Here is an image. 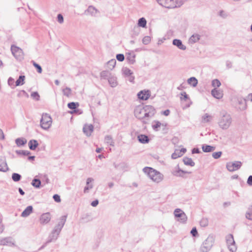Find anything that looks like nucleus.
Here are the masks:
<instances>
[{
  "label": "nucleus",
  "mask_w": 252,
  "mask_h": 252,
  "mask_svg": "<svg viewBox=\"0 0 252 252\" xmlns=\"http://www.w3.org/2000/svg\"><path fill=\"white\" fill-rule=\"evenodd\" d=\"M200 38V36L197 34H193L189 39V42L193 44L197 42Z\"/></svg>",
  "instance_id": "32"
},
{
  "label": "nucleus",
  "mask_w": 252,
  "mask_h": 252,
  "mask_svg": "<svg viewBox=\"0 0 252 252\" xmlns=\"http://www.w3.org/2000/svg\"><path fill=\"white\" fill-rule=\"evenodd\" d=\"M51 220V216L49 213L43 214L40 217V222L41 224H47Z\"/></svg>",
  "instance_id": "15"
},
{
  "label": "nucleus",
  "mask_w": 252,
  "mask_h": 252,
  "mask_svg": "<svg viewBox=\"0 0 252 252\" xmlns=\"http://www.w3.org/2000/svg\"><path fill=\"white\" fill-rule=\"evenodd\" d=\"M31 96L37 100H39L40 97L38 93L36 92L32 93L31 94Z\"/></svg>",
  "instance_id": "56"
},
{
  "label": "nucleus",
  "mask_w": 252,
  "mask_h": 252,
  "mask_svg": "<svg viewBox=\"0 0 252 252\" xmlns=\"http://www.w3.org/2000/svg\"><path fill=\"white\" fill-rule=\"evenodd\" d=\"M161 125V123L159 121H155L153 123L152 127L155 130H158V128L160 127Z\"/></svg>",
  "instance_id": "45"
},
{
  "label": "nucleus",
  "mask_w": 252,
  "mask_h": 252,
  "mask_svg": "<svg viewBox=\"0 0 252 252\" xmlns=\"http://www.w3.org/2000/svg\"><path fill=\"white\" fill-rule=\"evenodd\" d=\"M32 185L36 188H39L41 185V181L37 179H34L32 182Z\"/></svg>",
  "instance_id": "43"
},
{
  "label": "nucleus",
  "mask_w": 252,
  "mask_h": 252,
  "mask_svg": "<svg viewBox=\"0 0 252 252\" xmlns=\"http://www.w3.org/2000/svg\"><path fill=\"white\" fill-rule=\"evenodd\" d=\"M219 15L222 17V18L224 19L228 17V14L227 12H225L224 10H220L219 13Z\"/></svg>",
  "instance_id": "52"
},
{
  "label": "nucleus",
  "mask_w": 252,
  "mask_h": 252,
  "mask_svg": "<svg viewBox=\"0 0 252 252\" xmlns=\"http://www.w3.org/2000/svg\"><path fill=\"white\" fill-rule=\"evenodd\" d=\"M246 99V101L250 100L252 102V93L249 94Z\"/></svg>",
  "instance_id": "64"
},
{
  "label": "nucleus",
  "mask_w": 252,
  "mask_h": 252,
  "mask_svg": "<svg viewBox=\"0 0 252 252\" xmlns=\"http://www.w3.org/2000/svg\"><path fill=\"white\" fill-rule=\"evenodd\" d=\"M200 225L203 227H206L208 225V220L206 218H203L200 221Z\"/></svg>",
  "instance_id": "50"
},
{
  "label": "nucleus",
  "mask_w": 252,
  "mask_h": 252,
  "mask_svg": "<svg viewBox=\"0 0 252 252\" xmlns=\"http://www.w3.org/2000/svg\"><path fill=\"white\" fill-rule=\"evenodd\" d=\"M52 124V119L50 115L47 113H43L40 121L41 127L44 130H48L51 126Z\"/></svg>",
  "instance_id": "7"
},
{
  "label": "nucleus",
  "mask_w": 252,
  "mask_h": 252,
  "mask_svg": "<svg viewBox=\"0 0 252 252\" xmlns=\"http://www.w3.org/2000/svg\"><path fill=\"white\" fill-rule=\"evenodd\" d=\"M116 58L119 61L122 62L125 60V56L122 54H119L116 55Z\"/></svg>",
  "instance_id": "54"
},
{
  "label": "nucleus",
  "mask_w": 252,
  "mask_h": 252,
  "mask_svg": "<svg viewBox=\"0 0 252 252\" xmlns=\"http://www.w3.org/2000/svg\"><path fill=\"white\" fill-rule=\"evenodd\" d=\"M14 79L12 77H9L8 79V84L9 86L13 88L15 86L14 85Z\"/></svg>",
  "instance_id": "55"
},
{
  "label": "nucleus",
  "mask_w": 252,
  "mask_h": 252,
  "mask_svg": "<svg viewBox=\"0 0 252 252\" xmlns=\"http://www.w3.org/2000/svg\"><path fill=\"white\" fill-rule=\"evenodd\" d=\"M94 179L92 178H88L86 181V186L84 188V192L85 193L89 192V190L93 188L92 182Z\"/></svg>",
  "instance_id": "18"
},
{
  "label": "nucleus",
  "mask_w": 252,
  "mask_h": 252,
  "mask_svg": "<svg viewBox=\"0 0 252 252\" xmlns=\"http://www.w3.org/2000/svg\"><path fill=\"white\" fill-rule=\"evenodd\" d=\"M184 173L190 174L191 172L180 169L179 167L173 172V174L177 177H183Z\"/></svg>",
  "instance_id": "21"
},
{
  "label": "nucleus",
  "mask_w": 252,
  "mask_h": 252,
  "mask_svg": "<svg viewBox=\"0 0 252 252\" xmlns=\"http://www.w3.org/2000/svg\"><path fill=\"white\" fill-rule=\"evenodd\" d=\"M245 217L247 219L252 220V206H250L248 208L246 212Z\"/></svg>",
  "instance_id": "36"
},
{
  "label": "nucleus",
  "mask_w": 252,
  "mask_h": 252,
  "mask_svg": "<svg viewBox=\"0 0 252 252\" xmlns=\"http://www.w3.org/2000/svg\"><path fill=\"white\" fill-rule=\"evenodd\" d=\"M181 94L182 96H183V97H181V99L182 100L184 99L185 100H186L189 98L188 95L186 92H182L181 93Z\"/></svg>",
  "instance_id": "60"
},
{
  "label": "nucleus",
  "mask_w": 252,
  "mask_h": 252,
  "mask_svg": "<svg viewBox=\"0 0 252 252\" xmlns=\"http://www.w3.org/2000/svg\"><path fill=\"white\" fill-rule=\"evenodd\" d=\"M188 83L190 85L194 87L197 86L198 81L196 78L192 77L188 79Z\"/></svg>",
  "instance_id": "37"
},
{
  "label": "nucleus",
  "mask_w": 252,
  "mask_h": 252,
  "mask_svg": "<svg viewBox=\"0 0 252 252\" xmlns=\"http://www.w3.org/2000/svg\"><path fill=\"white\" fill-rule=\"evenodd\" d=\"M158 3L167 8H174L183 4V0H156Z\"/></svg>",
  "instance_id": "5"
},
{
  "label": "nucleus",
  "mask_w": 252,
  "mask_h": 252,
  "mask_svg": "<svg viewBox=\"0 0 252 252\" xmlns=\"http://www.w3.org/2000/svg\"><path fill=\"white\" fill-rule=\"evenodd\" d=\"M213 116L207 113L204 114L201 117V122L202 123H209L213 120Z\"/></svg>",
  "instance_id": "24"
},
{
  "label": "nucleus",
  "mask_w": 252,
  "mask_h": 252,
  "mask_svg": "<svg viewBox=\"0 0 252 252\" xmlns=\"http://www.w3.org/2000/svg\"><path fill=\"white\" fill-rule=\"evenodd\" d=\"M221 83L218 79H214L212 81V85L214 87H219Z\"/></svg>",
  "instance_id": "49"
},
{
  "label": "nucleus",
  "mask_w": 252,
  "mask_h": 252,
  "mask_svg": "<svg viewBox=\"0 0 252 252\" xmlns=\"http://www.w3.org/2000/svg\"><path fill=\"white\" fill-rule=\"evenodd\" d=\"M156 113V109L151 105H139L136 107L134 111V116L144 124H147Z\"/></svg>",
  "instance_id": "1"
},
{
  "label": "nucleus",
  "mask_w": 252,
  "mask_h": 252,
  "mask_svg": "<svg viewBox=\"0 0 252 252\" xmlns=\"http://www.w3.org/2000/svg\"><path fill=\"white\" fill-rule=\"evenodd\" d=\"M21 176L18 174L14 173L12 175V179L14 182H18L21 180Z\"/></svg>",
  "instance_id": "44"
},
{
  "label": "nucleus",
  "mask_w": 252,
  "mask_h": 252,
  "mask_svg": "<svg viewBox=\"0 0 252 252\" xmlns=\"http://www.w3.org/2000/svg\"><path fill=\"white\" fill-rule=\"evenodd\" d=\"M151 95V92L149 90H142L137 94L138 98L141 100H146Z\"/></svg>",
  "instance_id": "12"
},
{
  "label": "nucleus",
  "mask_w": 252,
  "mask_h": 252,
  "mask_svg": "<svg viewBox=\"0 0 252 252\" xmlns=\"http://www.w3.org/2000/svg\"><path fill=\"white\" fill-rule=\"evenodd\" d=\"M16 153L19 155L28 156L30 154V152L26 150H17Z\"/></svg>",
  "instance_id": "46"
},
{
  "label": "nucleus",
  "mask_w": 252,
  "mask_h": 252,
  "mask_svg": "<svg viewBox=\"0 0 252 252\" xmlns=\"http://www.w3.org/2000/svg\"><path fill=\"white\" fill-rule=\"evenodd\" d=\"M32 65L37 69V71L39 73H41L42 71V68L40 65L36 63L34 61H32Z\"/></svg>",
  "instance_id": "47"
},
{
  "label": "nucleus",
  "mask_w": 252,
  "mask_h": 252,
  "mask_svg": "<svg viewBox=\"0 0 252 252\" xmlns=\"http://www.w3.org/2000/svg\"><path fill=\"white\" fill-rule=\"evenodd\" d=\"M27 140L25 138H18L15 140V143L18 147L24 146L27 143Z\"/></svg>",
  "instance_id": "28"
},
{
  "label": "nucleus",
  "mask_w": 252,
  "mask_h": 252,
  "mask_svg": "<svg viewBox=\"0 0 252 252\" xmlns=\"http://www.w3.org/2000/svg\"><path fill=\"white\" fill-rule=\"evenodd\" d=\"M202 148L203 151L205 153L211 152L215 150V147L206 144L202 145Z\"/></svg>",
  "instance_id": "29"
},
{
  "label": "nucleus",
  "mask_w": 252,
  "mask_h": 252,
  "mask_svg": "<svg viewBox=\"0 0 252 252\" xmlns=\"http://www.w3.org/2000/svg\"><path fill=\"white\" fill-rule=\"evenodd\" d=\"M221 154H222V152H220V151L217 152H215V153H213L212 157L215 159H218L219 158H220V156H221Z\"/></svg>",
  "instance_id": "53"
},
{
  "label": "nucleus",
  "mask_w": 252,
  "mask_h": 252,
  "mask_svg": "<svg viewBox=\"0 0 252 252\" xmlns=\"http://www.w3.org/2000/svg\"><path fill=\"white\" fill-rule=\"evenodd\" d=\"M32 210L33 208L32 206H28L22 213L21 217L24 218L28 217L32 212Z\"/></svg>",
  "instance_id": "22"
},
{
  "label": "nucleus",
  "mask_w": 252,
  "mask_h": 252,
  "mask_svg": "<svg viewBox=\"0 0 252 252\" xmlns=\"http://www.w3.org/2000/svg\"><path fill=\"white\" fill-rule=\"evenodd\" d=\"M8 169L7 163L5 161L0 162V171L2 172H6Z\"/></svg>",
  "instance_id": "40"
},
{
  "label": "nucleus",
  "mask_w": 252,
  "mask_h": 252,
  "mask_svg": "<svg viewBox=\"0 0 252 252\" xmlns=\"http://www.w3.org/2000/svg\"><path fill=\"white\" fill-rule=\"evenodd\" d=\"M174 214L175 217L180 218L178 221L182 223L186 222L188 217L186 214L180 209H176L174 210Z\"/></svg>",
  "instance_id": "11"
},
{
  "label": "nucleus",
  "mask_w": 252,
  "mask_h": 252,
  "mask_svg": "<svg viewBox=\"0 0 252 252\" xmlns=\"http://www.w3.org/2000/svg\"><path fill=\"white\" fill-rule=\"evenodd\" d=\"M190 233L193 236L195 237L197 235V231L196 228L195 227L191 229Z\"/></svg>",
  "instance_id": "59"
},
{
  "label": "nucleus",
  "mask_w": 252,
  "mask_h": 252,
  "mask_svg": "<svg viewBox=\"0 0 252 252\" xmlns=\"http://www.w3.org/2000/svg\"><path fill=\"white\" fill-rule=\"evenodd\" d=\"M84 133L87 136H89L91 135L92 132L94 130V126L92 125H85L83 129Z\"/></svg>",
  "instance_id": "19"
},
{
  "label": "nucleus",
  "mask_w": 252,
  "mask_h": 252,
  "mask_svg": "<svg viewBox=\"0 0 252 252\" xmlns=\"http://www.w3.org/2000/svg\"><path fill=\"white\" fill-rule=\"evenodd\" d=\"M28 145L31 150H34L38 146V143L36 140H31L29 142Z\"/></svg>",
  "instance_id": "27"
},
{
  "label": "nucleus",
  "mask_w": 252,
  "mask_h": 252,
  "mask_svg": "<svg viewBox=\"0 0 252 252\" xmlns=\"http://www.w3.org/2000/svg\"><path fill=\"white\" fill-rule=\"evenodd\" d=\"M78 106H79L78 103H77V102L75 103L74 102H71L68 103L67 104L68 107L70 109H75Z\"/></svg>",
  "instance_id": "48"
},
{
  "label": "nucleus",
  "mask_w": 252,
  "mask_h": 252,
  "mask_svg": "<svg viewBox=\"0 0 252 252\" xmlns=\"http://www.w3.org/2000/svg\"><path fill=\"white\" fill-rule=\"evenodd\" d=\"M0 245L14 246L13 239L11 237L0 238Z\"/></svg>",
  "instance_id": "14"
},
{
  "label": "nucleus",
  "mask_w": 252,
  "mask_h": 252,
  "mask_svg": "<svg viewBox=\"0 0 252 252\" xmlns=\"http://www.w3.org/2000/svg\"><path fill=\"white\" fill-rule=\"evenodd\" d=\"M147 21L145 18L142 17L140 18L138 21V25L139 27L145 28L146 26Z\"/></svg>",
  "instance_id": "39"
},
{
  "label": "nucleus",
  "mask_w": 252,
  "mask_h": 252,
  "mask_svg": "<svg viewBox=\"0 0 252 252\" xmlns=\"http://www.w3.org/2000/svg\"><path fill=\"white\" fill-rule=\"evenodd\" d=\"M63 95L67 97H70L72 94L71 89L69 87H66L63 89Z\"/></svg>",
  "instance_id": "38"
},
{
  "label": "nucleus",
  "mask_w": 252,
  "mask_h": 252,
  "mask_svg": "<svg viewBox=\"0 0 252 252\" xmlns=\"http://www.w3.org/2000/svg\"><path fill=\"white\" fill-rule=\"evenodd\" d=\"M135 56L133 54L129 53L126 55V59L130 64H133L135 63Z\"/></svg>",
  "instance_id": "33"
},
{
  "label": "nucleus",
  "mask_w": 252,
  "mask_h": 252,
  "mask_svg": "<svg viewBox=\"0 0 252 252\" xmlns=\"http://www.w3.org/2000/svg\"><path fill=\"white\" fill-rule=\"evenodd\" d=\"M98 12V10L92 5L89 6L87 9L85 11V14L86 15H91L94 17L96 16Z\"/></svg>",
  "instance_id": "13"
},
{
  "label": "nucleus",
  "mask_w": 252,
  "mask_h": 252,
  "mask_svg": "<svg viewBox=\"0 0 252 252\" xmlns=\"http://www.w3.org/2000/svg\"><path fill=\"white\" fill-rule=\"evenodd\" d=\"M181 156H182V155L181 152L179 149H176L174 153L172 154L171 158L173 159H176L178 158L181 157Z\"/></svg>",
  "instance_id": "41"
},
{
  "label": "nucleus",
  "mask_w": 252,
  "mask_h": 252,
  "mask_svg": "<svg viewBox=\"0 0 252 252\" xmlns=\"http://www.w3.org/2000/svg\"><path fill=\"white\" fill-rule=\"evenodd\" d=\"M151 40L150 36H145L142 39V43L145 45H147L150 42Z\"/></svg>",
  "instance_id": "51"
},
{
  "label": "nucleus",
  "mask_w": 252,
  "mask_h": 252,
  "mask_svg": "<svg viewBox=\"0 0 252 252\" xmlns=\"http://www.w3.org/2000/svg\"><path fill=\"white\" fill-rule=\"evenodd\" d=\"M111 76L110 72L108 71L104 70L100 72V79H107Z\"/></svg>",
  "instance_id": "30"
},
{
  "label": "nucleus",
  "mask_w": 252,
  "mask_h": 252,
  "mask_svg": "<svg viewBox=\"0 0 252 252\" xmlns=\"http://www.w3.org/2000/svg\"><path fill=\"white\" fill-rule=\"evenodd\" d=\"M108 81L109 84L112 88L116 87L118 85L117 79L116 77L114 76L111 75L110 77H109Z\"/></svg>",
  "instance_id": "25"
},
{
  "label": "nucleus",
  "mask_w": 252,
  "mask_h": 252,
  "mask_svg": "<svg viewBox=\"0 0 252 252\" xmlns=\"http://www.w3.org/2000/svg\"><path fill=\"white\" fill-rule=\"evenodd\" d=\"M238 105L236 107L240 110H243L246 108V99L243 98H238L237 99Z\"/></svg>",
  "instance_id": "16"
},
{
  "label": "nucleus",
  "mask_w": 252,
  "mask_h": 252,
  "mask_svg": "<svg viewBox=\"0 0 252 252\" xmlns=\"http://www.w3.org/2000/svg\"><path fill=\"white\" fill-rule=\"evenodd\" d=\"M212 95L217 99H220L223 96L222 91L220 90H218L216 88H214L211 91Z\"/></svg>",
  "instance_id": "20"
},
{
  "label": "nucleus",
  "mask_w": 252,
  "mask_h": 252,
  "mask_svg": "<svg viewBox=\"0 0 252 252\" xmlns=\"http://www.w3.org/2000/svg\"><path fill=\"white\" fill-rule=\"evenodd\" d=\"M227 247L231 252H236L237 249L233 236L232 234L227 235L226 237Z\"/></svg>",
  "instance_id": "8"
},
{
  "label": "nucleus",
  "mask_w": 252,
  "mask_h": 252,
  "mask_svg": "<svg viewBox=\"0 0 252 252\" xmlns=\"http://www.w3.org/2000/svg\"><path fill=\"white\" fill-rule=\"evenodd\" d=\"M104 142L108 145L114 146V142L111 135H107L105 136Z\"/></svg>",
  "instance_id": "26"
},
{
  "label": "nucleus",
  "mask_w": 252,
  "mask_h": 252,
  "mask_svg": "<svg viewBox=\"0 0 252 252\" xmlns=\"http://www.w3.org/2000/svg\"><path fill=\"white\" fill-rule=\"evenodd\" d=\"M183 162H184V164L186 165L194 166L195 165V163L193 161L192 159L191 158H189L188 157L184 158Z\"/></svg>",
  "instance_id": "31"
},
{
  "label": "nucleus",
  "mask_w": 252,
  "mask_h": 252,
  "mask_svg": "<svg viewBox=\"0 0 252 252\" xmlns=\"http://www.w3.org/2000/svg\"><path fill=\"white\" fill-rule=\"evenodd\" d=\"M66 219V216H63L60 218L58 224L55 226L54 228L50 234L46 243L55 241L58 239V236L65 224Z\"/></svg>",
  "instance_id": "2"
},
{
  "label": "nucleus",
  "mask_w": 252,
  "mask_h": 252,
  "mask_svg": "<svg viewBox=\"0 0 252 252\" xmlns=\"http://www.w3.org/2000/svg\"><path fill=\"white\" fill-rule=\"evenodd\" d=\"M242 165V163L240 161L228 162L226 164V168L229 171L234 172L239 169Z\"/></svg>",
  "instance_id": "9"
},
{
  "label": "nucleus",
  "mask_w": 252,
  "mask_h": 252,
  "mask_svg": "<svg viewBox=\"0 0 252 252\" xmlns=\"http://www.w3.org/2000/svg\"><path fill=\"white\" fill-rule=\"evenodd\" d=\"M137 139L139 142L142 144L148 143L150 140L148 136L144 134H140L138 135Z\"/></svg>",
  "instance_id": "23"
},
{
  "label": "nucleus",
  "mask_w": 252,
  "mask_h": 252,
  "mask_svg": "<svg viewBox=\"0 0 252 252\" xmlns=\"http://www.w3.org/2000/svg\"><path fill=\"white\" fill-rule=\"evenodd\" d=\"M172 44L173 45L176 46L178 49L180 50L184 51L187 49L186 46L183 44L182 41L180 39H173Z\"/></svg>",
  "instance_id": "17"
},
{
  "label": "nucleus",
  "mask_w": 252,
  "mask_h": 252,
  "mask_svg": "<svg viewBox=\"0 0 252 252\" xmlns=\"http://www.w3.org/2000/svg\"><path fill=\"white\" fill-rule=\"evenodd\" d=\"M247 184L249 185L252 186V176L251 175L248 177V180H247Z\"/></svg>",
  "instance_id": "62"
},
{
  "label": "nucleus",
  "mask_w": 252,
  "mask_h": 252,
  "mask_svg": "<svg viewBox=\"0 0 252 252\" xmlns=\"http://www.w3.org/2000/svg\"><path fill=\"white\" fill-rule=\"evenodd\" d=\"M143 171L148 175L151 180L155 183H160L163 179V174L152 167H144L143 169Z\"/></svg>",
  "instance_id": "4"
},
{
  "label": "nucleus",
  "mask_w": 252,
  "mask_h": 252,
  "mask_svg": "<svg viewBox=\"0 0 252 252\" xmlns=\"http://www.w3.org/2000/svg\"><path fill=\"white\" fill-rule=\"evenodd\" d=\"M122 71L123 74L126 77H128L132 74V72L131 71V70L127 67H124L122 69Z\"/></svg>",
  "instance_id": "42"
},
{
  "label": "nucleus",
  "mask_w": 252,
  "mask_h": 252,
  "mask_svg": "<svg viewBox=\"0 0 252 252\" xmlns=\"http://www.w3.org/2000/svg\"><path fill=\"white\" fill-rule=\"evenodd\" d=\"M58 21L59 23L62 24L63 22V17L61 14H59L57 16Z\"/></svg>",
  "instance_id": "57"
},
{
  "label": "nucleus",
  "mask_w": 252,
  "mask_h": 252,
  "mask_svg": "<svg viewBox=\"0 0 252 252\" xmlns=\"http://www.w3.org/2000/svg\"><path fill=\"white\" fill-rule=\"evenodd\" d=\"M215 242V238L213 235H209L202 243L199 252H208L212 248Z\"/></svg>",
  "instance_id": "6"
},
{
  "label": "nucleus",
  "mask_w": 252,
  "mask_h": 252,
  "mask_svg": "<svg viewBox=\"0 0 252 252\" xmlns=\"http://www.w3.org/2000/svg\"><path fill=\"white\" fill-rule=\"evenodd\" d=\"M98 201L97 200H95L91 203V205L93 207H95L98 205Z\"/></svg>",
  "instance_id": "63"
},
{
  "label": "nucleus",
  "mask_w": 252,
  "mask_h": 252,
  "mask_svg": "<svg viewBox=\"0 0 252 252\" xmlns=\"http://www.w3.org/2000/svg\"><path fill=\"white\" fill-rule=\"evenodd\" d=\"M232 122V118L230 114L224 111L220 113L218 124L221 129L223 130L228 129Z\"/></svg>",
  "instance_id": "3"
},
{
  "label": "nucleus",
  "mask_w": 252,
  "mask_h": 252,
  "mask_svg": "<svg viewBox=\"0 0 252 252\" xmlns=\"http://www.w3.org/2000/svg\"><path fill=\"white\" fill-rule=\"evenodd\" d=\"M226 66L227 68H231L232 67V63L231 62L229 61H227L226 62Z\"/></svg>",
  "instance_id": "61"
},
{
  "label": "nucleus",
  "mask_w": 252,
  "mask_h": 252,
  "mask_svg": "<svg viewBox=\"0 0 252 252\" xmlns=\"http://www.w3.org/2000/svg\"><path fill=\"white\" fill-rule=\"evenodd\" d=\"M25 76L24 75H21L19 78L16 80L15 82V86H19L23 85L25 83Z\"/></svg>",
  "instance_id": "35"
},
{
  "label": "nucleus",
  "mask_w": 252,
  "mask_h": 252,
  "mask_svg": "<svg viewBox=\"0 0 252 252\" xmlns=\"http://www.w3.org/2000/svg\"><path fill=\"white\" fill-rule=\"evenodd\" d=\"M54 200L57 202H61L60 196L58 194H55L53 195Z\"/></svg>",
  "instance_id": "58"
},
{
  "label": "nucleus",
  "mask_w": 252,
  "mask_h": 252,
  "mask_svg": "<svg viewBox=\"0 0 252 252\" xmlns=\"http://www.w3.org/2000/svg\"><path fill=\"white\" fill-rule=\"evenodd\" d=\"M11 51L13 55L17 60H21L23 59V52L19 47L15 45H12L11 47Z\"/></svg>",
  "instance_id": "10"
},
{
  "label": "nucleus",
  "mask_w": 252,
  "mask_h": 252,
  "mask_svg": "<svg viewBox=\"0 0 252 252\" xmlns=\"http://www.w3.org/2000/svg\"><path fill=\"white\" fill-rule=\"evenodd\" d=\"M116 63V61L115 59H112L108 61L107 63V68L109 69L112 70Z\"/></svg>",
  "instance_id": "34"
}]
</instances>
